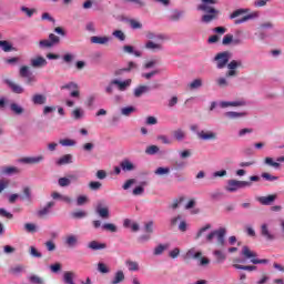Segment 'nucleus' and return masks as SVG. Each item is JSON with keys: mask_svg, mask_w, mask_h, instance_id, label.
I'll return each instance as SVG.
<instances>
[{"mask_svg": "<svg viewBox=\"0 0 284 284\" xmlns=\"http://www.w3.org/2000/svg\"><path fill=\"white\" fill-rule=\"evenodd\" d=\"M183 14H184L183 11L175 10V11H173V13L170 16V20H171V21H181V19L183 18Z\"/></svg>", "mask_w": 284, "mask_h": 284, "instance_id": "nucleus-50", "label": "nucleus"}, {"mask_svg": "<svg viewBox=\"0 0 284 284\" xmlns=\"http://www.w3.org/2000/svg\"><path fill=\"white\" fill-rule=\"evenodd\" d=\"M91 43H94L95 45H108L110 43L111 38L108 36H93L90 38Z\"/></svg>", "mask_w": 284, "mask_h": 284, "instance_id": "nucleus-17", "label": "nucleus"}, {"mask_svg": "<svg viewBox=\"0 0 284 284\" xmlns=\"http://www.w3.org/2000/svg\"><path fill=\"white\" fill-rule=\"evenodd\" d=\"M199 258H200L199 261L200 267H207V265H210V258H207L206 256L201 255Z\"/></svg>", "mask_w": 284, "mask_h": 284, "instance_id": "nucleus-64", "label": "nucleus"}, {"mask_svg": "<svg viewBox=\"0 0 284 284\" xmlns=\"http://www.w3.org/2000/svg\"><path fill=\"white\" fill-rule=\"evenodd\" d=\"M64 245H67V247H78L79 245V235L75 234H69L65 236L64 239Z\"/></svg>", "mask_w": 284, "mask_h": 284, "instance_id": "nucleus-14", "label": "nucleus"}, {"mask_svg": "<svg viewBox=\"0 0 284 284\" xmlns=\"http://www.w3.org/2000/svg\"><path fill=\"white\" fill-rule=\"evenodd\" d=\"M74 278H77V274L72 271H67L63 273L62 281L64 284H75Z\"/></svg>", "mask_w": 284, "mask_h": 284, "instance_id": "nucleus-25", "label": "nucleus"}, {"mask_svg": "<svg viewBox=\"0 0 284 284\" xmlns=\"http://www.w3.org/2000/svg\"><path fill=\"white\" fill-rule=\"evenodd\" d=\"M123 52H125V54H133L134 57H142L143 53H141V51L134 50V47L130 45V44H125L122 48Z\"/></svg>", "mask_w": 284, "mask_h": 284, "instance_id": "nucleus-36", "label": "nucleus"}, {"mask_svg": "<svg viewBox=\"0 0 284 284\" xmlns=\"http://www.w3.org/2000/svg\"><path fill=\"white\" fill-rule=\"evenodd\" d=\"M72 163V154H65L55 161V165H69Z\"/></svg>", "mask_w": 284, "mask_h": 284, "instance_id": "nucleus-34", "label": "nucleus"}, {"mask_svg": "<svg viewBox=\"0 0 284 284\" xmlns=\"http://www.w3.org/2000/svg\"><path fill=\"white\" fill-rule=\"evenodd\" d=\"M213 255L216 258V263H224L225 258H227V256L225 255V253H223L221 250H215L213 252Z\"/></svg>", "mask_w": 284, "mask_h": 284, "instance_id": "nucleus-44", "label": "nucleus"}, {"mask_svg": "<svg viewBox=\"0 0 284 284\" xmlns=\"http://www.w3.org/2000/svg\"><path fill=\"white\" fill-rule=\"evenodd\" d=\"M191 132H194L200 139V141H216L219 139V133L212 130L199 131V124H192L190 126Z\"/></svg>", "mask_w": 284, "mask_h": 284, "instance_id": "nucleus-2", "label": "nucleus"}, {"mask_svg": "<svg viewBox=\"0 0 284 284\" xmlns=\"http://www.w3.org/2000/svg\"><path fill=\"white\" fill-rule=\"evenodd\" d=\"M0 48L3 52H12L14 50L8 40H0Z\"/></svg>", "mask_w": 284, "mask_h": 284, "instance_id": "nucleus-41", "label": "nucleus"}, {"mask_svg": "<svg viewBox=\"0 0 284 284\" xmlns=\"http://www.w3.org/2000/svg\"><path fill=\"white\" fill-rule=\"evenodd\" d=\"M51 197H52L54 201L60 200V201H63V203H68V204L72 203V197H71V196L63 195V194H61V193H59V192H53V193L51 194Z\"/></svg>", "mask_w": 284, "mask_h": 284, "instance_id": "nucleus-27", "label": "nucleus"}, {"mask_svg": "<svg viewBox=\"0 0 284 284\" xmlns=\"http://www.w3.org/2000/svg\"><path fill=\"white\" fill-rule=\"evenodd\" d=\"M241 254H242V256H244V258L251 260V263H253V265H267V263H270V260L256 258V256H257L256 252L250 250L248 246H243Z\"/></svg>", "mask_w": 284, "mask_h": 284, "instance_id": "nucleus-3", "label": "nucleus"}, {"mask_svg": "<svg viewBox=\"0 0 284 284\" xmlns=\"http://www.w3.org/2000/svg\"><path fill=\"white\" fill-rule=\"evenodd\" d=\"M102 230H104L105 232H116V225L112 224V223H104L102 224Z\"/></svg>", "mask_w": 284, "mask_h": 284, "instance_id": "nucleus-60", "label": "nucleus"}, {"mask_svg": "<svg viewBox=\"0 0 284 284\" xmlns=\"http://www.w3.org/2000/svg\"><path fill=\"white\" fill-rule=\"evenodd\" d=\"M260 234L264 241H276V233L270 229V224L263 223L260 227Z\"/></svg>", "mask_w": 284, "mask_h": 284, "instance_id": "nucleus-7", "label": "nucleus"}, {"mask_svg": "<svg viewBox=\"0 0 284 284\" xmlns=\"http://www.w3.org/2000/svg\"><path fill=\"white\" fill-rule=\"evenodd\" d=\"M24 230L29 234H34V232H39V226H37V224H34V223H26Z\"/></svg>", "mask_w": 284, "mask_h": 284, "instance_id": "nucleus-47", "label": "nucleus"}, {"mask_svg": "<svg viewBox=\"0 0 284 284\" xmlns=\"http://www.w3.org/2000/svg\"><path fill=\"white\" fill-rule=\"evenodd\" d=\"M173 136L176 141H185V139H187V132L183 129H176L173 131Z\"/></svg>", "mask_w": 284, "mask_h": 284, "instance_id": "nucleus-31", "label": "nucleus"}, {"mask_svg": "<svg viewBox=\"0 0 284 284\" xmlns=\"http://www.w3.org/2000/svg\"><path fill=\"white\" fill-rule=\"evenodd\" d=\"M245 187H252V182L229 180L225 190L226 192H239V190H243Z\"/></svg>", "mask_w": 284, "mask_h": 284, "instance_id": "nucleus-5", "label": "nucleus"}, {"mask_svg": "<svg viewBox=\"0 0 284 284\" xmlns=\"http://www.w3.org/2000/svg\"><path fill=\"white\" fill-rule=\"evenodd\" d=\"M247 12H250V9H236L235 11L232 12V14L230 16V19H236L237 17L247 14Z\"/></svg>", "mask_w": 284, "mask_h": 284, "instance_id": "nucleus-48", "label": "nucleus"}, {"mask_svg": "<svg viewBox=\"0 0 284 284\" xmlns=\"http://www.w3.org/2000/svg\"><path fill=\"white\" fill-rule=\"evenodd\" d=\"M30 65L31 68H45V65H48V60L39 55L37 58L31 59Z\"/></svg>", "mask_w": 284, "mask_h": 284, "instance_id": "nucleus-19", "label": "nucleus"}, {"mask_svg": "<svg viewBox=\"0 0 284 284\" xmlns=\"http://www.w3.org/2000/svg\"><path fill=\"white\" fill-rule=\"evenodd\" d=\"M159 148L156 145H150L145 149V154L150 156H154V154H159Z\"/></svg>", "mask_w": 284, "mask_h": 284, "instance_id": "nucleus-54", "label": "nucleus"}, {"mask_svg": "<svg viewBox=\"0 0 284 284\" xmlns=\"http://www.w3.org/2000/svg\"><path fill=\"white\" fill-rule=\"evenodd\" d=\"M203 256V252L201 251H196L195 247L190 248L185 255H184V260L187 261L190 258H201Z\"/></svg>", "mask_w": 284, "mask_h": 284, "instance_id": "nucleus-24", "label": "nucleus"}, {"mask_svg": "<svg viewBox=\"0 0 284 284\" xmlns=\"http://www.w3.org/2000/svg\"><path fill=\"white\" fill-rule=\"evenodd\" d=\"M144 232L146 234H154V221H149L144 224Z\"/></svg>", "mask_w": 284, "mask_h": 284, "instance_id": "nucleus-53", "label": "nucleus"}, {"mask_svg": "<svg viewBox=\"0 0 284 284\" xmlns=\"http://www.w3.org/2000/svg\"><path fill=\"white\" fill-rule=\"evenodd\" d=\"M10 110L13 112V114H17L18 116L21 115L24 112L23 106H21L19 103H11Z\"/></svg>", "mask_w": 284, "mask_h": 284, "instance_id": "nucleus-40", "label": "nucleus"}, {"mask_svg": "<svg viewBox=\"0 0 284 284\" xmlns=\"http://www.w3.org/2000/svg\"><path fill=\"white\" fill-rule=\"evenodd\" d=\"M230 57H232V54L229 51L217 53L213 59L214 63H216V68L223 70V68L230 63Z\"/></svg>", "mask_w": 284, "mask_h": 284, "instance_id": "nucleus-6", "label": "nucleus"}, {"mask_svg": "<svg viewBox=\"0 0 284 284\" xmlns=\"http://www.w3.org/2000/svg\"><path fill=\"white\" fill-rule=\"evenodd\" d=\"M45 161V156L37 155V156H27L19 160V163H24L26 165H37L39 163H43Z\"/></svg>", "mask_w": 284, "mask_h": 284, "instance_id": "nucleus-9", "label": "nucleus"}, {"mask_svg": "<svg viewBox=\"0 0 284 284\" xmlns=\"http://www.w3.org/2000/svg\"><path fill=\"white\" fill-rule=\"evenodd\" d=\"M95 101H97V95H94V94L88 95V98H87V100H85V105H87V108H93Z\"/></svg>", "mask_w": 284, "mask_h": 284, "instance_id": "nucleus-57", "label": "nucleus"}, {"mask_svg": "<svg viewBox=\"0 0 284 284\" xmlns=\"http://www.w3.org/2000/svg\"><path fill=\"white\" fill-rule=\"evenodd\" d=\"M164 250H168V244L158 245L153 251L154 256H161V254H163Z\"/></svg>", "mask_w": 284, "mask_h": 284, "instance_id": "nucleus-52", "label": "nucleus"}, {"mask_svg": "<svg viewBox=\"0 0 284 284\" xmlns=\"http://www.w3.org/2000/svg\"><path fill=\"white\" fill-rule=\"evenodd\" d=\"M89 250H93L94 252L99 251V250H105V247H108V245L105 243H100L97 241H91L88 244Z\"/></svg>", "mask_w": 284, "mask_h": 284, "instance_id": "nucleus-30", "label": "nucleus"}, {"mask_svg": "<svg viewBox=\"0 0 284 284\" xmlns=\"http://www.w3.org/2000/svg\"><path fill=\"white\" fill-rule=\"evenodd\" d=\"M71 116L74 121H81V119L85 116V111L81 108H77L71 112Z\"/></svg>", "mask_w": 284, "mask_h": 284, "instance_id": "nucleus-32", "label": "nucleus"}, {"mask_svg": "<svg viewBox=\"0 0 284 284\" xmlns=\"http://www.w3.org/2000/svg\"><path fill=\"white\" fill-rule=\"evenodd\" d=\"M264 165H268V168H273L274 170H278L281 168V163L275 162L273 158H265L264 159Z\"/></svg>", "mask_w": 284, "mask_h": 284, "instance_id": "nucleus-38", "label": "nucleus"}, {"mask_svg": "<svg viewBox=\"0 0 284 284\" xmlns=\"http://www.w3.org/2000/svg\"><path fill=\"white\" fill-rule=\"evenodd\" d=\"M20 10L21 12H24V14H27L29 18L33 17L34 12H37V9H30L28 7H21Z\"/></svg>", "mask_w": 284, "mask_h": 284, "instance_id": "nucleus-62", "label": "nucleus"}, {"mask_svg": "<svg viewBox=\"0 0 284 284\" xmlns=\"http://www.w3.org/2000/svg\"><path fill=\"white\" fill-rule=\"evenodd\" d=\"M190 90H199V88H203V80L201 78L193 80L189 84Z\"/></svg>", "mask_w": 284, "mask_h": 284, "instance_id": "nucleus-45", "label": "nucleus"}, {"mask_svg": "<svg viewBox=\"0 0 284 284\" xmlns=\"http://www.w3.org/2000/svg\"><path fill=\"white\" fill-rule=\"evenodd\" d=\"M253 19H258V12H252L244 16L242 19H236L234 21L235 26H241V23H247V21H252Z\"/></svg>", "mask_w": 284, "mask_h": 284, "instance_id": "nucleus-21", "label": "nucleus"}, {"mask_svg": "<svg viewBox=\"0 0 284 284\" xmlns=\"http://www.w3.org/2000/svg\"><path fill=\"white\" fill-rule=\"evenodd\" d=\"M129 26L132 30H141L143 28V23L134 19L129 20Z\"/></svg>", "mask_w": 284, "mask_h": 284, "instance_id": "nucleus-49", "label": "nucleus"}, {"mask_svg": "<svg viewBox=\"0 0 284 284\" xmlns=\"http://www.w3.org/2000/svg\"><path fill=\"white\" fill-rule=\"evenodd\" d=\"M227 234V230L225 227H220L219 230L212 231L206 235V242L212 243L214 239H217V244H220L221 247L225 245V235Z\"/></svg>", "mask_w": 284, "mask_h": 284, "instance_id": "nucleus-4", "label": "nucleus"}, {"mask_svg": "<svg viewBox=\"0 0 284 284\" xmlns=\"http://www.w3.org/2000/svg\"><path fill=\"white\" fill-rule=\"evenodd\" d=\"M53 205H54V202H48L45 204V206H43L42 209H40L38 211V215L39 216H48V214H50V211L52 210Z\"/></svg>", "mask_w": 284, "mask_h": 284, "instance_id": "nucleus-35", "label": "nucleus"}, {"mask_svg": "<svg viewBox=\"0 0 284 284\" xmlns=\"http://www.w3.org/2000/svg\"><path fill=\"white\" fill-rule=\"evenodd\" d=\"M134 112H136V108L134 106H124L121 109L122 116H131Z\"/></svg>", "mask_w": 284, "mask_h": 284, "instance_id": "nucleus-46", "label": "nucleus"}, {"mask_svg": "<svg viewBox=\"0 0 284 284\" xmlns=\"http://www.w3.org/2000/svg\"><path fill=\"white\" fill-rule=\"evenodd\" d=\"M95 213L100 219H110V209L108 206H103L102 203L97 204Z\"/></svg>", "mask_w": 284, "mask_h": 284, "instance_id": "nucleus-16", "label": "nucleus"}, {"mask_svg": "<svg viewBox=\"0 0 284 284\" xmlns=\"http://www.w3.org/2000/svg\"><path fill=\"white\" fill-rule=\"evenodd\" d=\"M123 281H125V273L123 271H116L111 280V284H121Z\"/></svg>", "mask_w": 284, "mask_h": 284, "instance_id": "nucleus-29", "label": "nucleus"}, {"mask_svg": "<svg viewBox=\"0 0 284 284\" xmlns=\"http://www.w3.org/2000/svg\"><path fill=\"white\" fill-rule=\"evenodd\" d=\"M155 176H168L170 174L169 166H160L154 171Z\"/></svg>", "mask_w": 284, "mask_h": 284, "instance_id": "nucleus-42", "label": "nucleus"}, {"mask_svg": "<svg viewBox=\"0 0 284 284\" xmlns=\"http://www.w3.org/2000/svg\"><path fill=\"white\" fill-rule=\"evenodd\" d=\"M202 2L197 6L196 10H200L201 12H211L214 14V12H219V10L214 9V6H216V0H201Z\"/></svg>", "mask_w": 284, "mask_h": 284, "instance_id": "nucleus-8", "label": "nucleus"}, {"mask_svg": "<svg viewBox=\"0 0 284 284\" xmlns=\"http://www.w3.org/2000/svg\"><path fill=\"white\" fill-rule=\"evenodd\" d=\"M4 83L14 92V94H23V87L14 83L12 80L6 79Z\"/></svg>", "mask_w": 284, "mask_h": 284, "instance_id": "nucleus-22", "label": "nucleus"}, {"mask_svg": "<svg viewBox=\"0 0 284 284\" xmlns=\"http://www.w3.org/2000/svg\"><path fill=\"white\" fill-rule=\"evenodd\" d=\"M49 42H51L53 47L59 45V43H61V38H59V36H55L54 33H50Z\"/></svg>", "mask_w": 284, "mask_h": 284, "instance_id": "nucleus-59", "label": "nucleus"}, {"mask_svg": "<svg viewBox=\"0 0 284 284\" xmlns=\"http://www.w3.org/2000/svg\"><path fill=\"white\" fill-rule=\"evenodd\" d=\"M59 143L62 145V148H74V145H77V140L62 139L59 141Z\"/></svg>", "mask_w": 284, "mask_h": 284, "instance_id": "nucleus-43", "label": "nucleus"}, {"mask_svg": "<svg viewBox=\"0 0 284 284\" xmlns=\"http://www.w3.org/2000/svg\"><path fill=\"white\" fill-rule=\"evenodd\" d=\"M112 83L115 84V88L120 91V92H125V90H128V88H130L132 85V80L126 79V80H119V79H113Z\"/></svg>", "mask_w": 284, "mask_h": 284, "instance_id": "nucleus-11", "label": "nucleus"}, {"mask_svg": "<svg viewBox=\"0 0 284 284\" xmlns=\"http://www.w3.org/2000/svg\"><path fill=\"white\" fill-rule=\"evenodd\" d=\"M146 92H150V87L140 85L134 89L133 94H134L135 99H139V98L143 97V94H146Z\"/></svg>", "mask_w": 284, "mask_h": 284, "instance_id": "nucleus-28", "label": "nucleus"}, {"mask_svg": "<svg viewBox=\"0 0 284 284\" xmlns=\"http://www.w3.org/2000/svg\"><path fill=\"white\" fill-rule=\"evenodd\" d=\"M252 132H254V129L244 128L239 131L237 136H240V139H243V136H247V134H252Z\"/></svg>", "mask_w": 284, "mask_h": 284, "instance_id": "nucleus-58", "label": "nucleus"}, {"mask_svg": "<svg viewBox=\"0 0 284 284\" xmlns=\"http://www.w3.org/2000/svg\"><path fill=\"white\" fill-rule=\"evenodd\" d=\"M120 168L123 172H134V170H136V164L130 161V159H124L120 163Z\"/></svg>", "mask_w": 284, "mask_h": 284, "instance_id": "nucleus-18", "label": "nucleus"}, {"mask_svg": "<svg viewBox=\"0 0 284 284\" xmlns=\"http://www.w3.org/2000/svg\"><path fill=\"white\" fill-rule=\"evenodd\" d=\"M19 74L22 79H27V83H34L37 79L34 75H32V71L30 70V67L23 65L20 68Z\"/></svg>", "mask_w": 284, "mask_h": 284, "instance_id": "nucleus-10", "label": "nucleus"}, {"mask_svg": "<svg viewBox=\"0 0 284 284\" xmlns=\"http://www.w3.org/2000/svg\"><path fill=\"white\" fill-rule=\"evenodd\" d=\"M72 219H85L88 216V212L85 211H75L71 213Z\"/></svg>", "mask_w": 284, "mask_h": 284, "instance_id": "nucleus-61", "label": "nucleus"}, {"mask_svg": "<svg viewBox=\"0 0 284 284\" xmlns=\"http://www.w3.org/2000/svg\"><path fill=\"white\" fill-rule=\"evenodd\" d=\"M71 183L72 181L70 180V178H60L58 180V185L60 187H68Z\"/></svg>", "mask_w": 284, "mask_h": 284, "instance_id": "nucleus-55", "label": "nucleus"}, {"mask_svg": "<svg viewBox=\"0 0 284 284\" xmlns=\"http://www.w3.org/2000/svg\"><path fill=\"white\" fill-rule=\"evenodd\" d=\"M61 90H69V97L71 99H65L64 103L67 108H74L77 105V101L81 99V91L79 90V84L75 82H69L61 87Z\"/></svg>", "mask_w": 284, "mask_h": 284, "instance_id": "nucleus-1", "label": "nucleus"}, {"mask_svg": "<svg viewBox=\"0 0 284 284\" xmlns=\"http://www.w3.org/2000/svg\"><path fill=\"white\" fill-rule=\"evenodd\" d=\"M146 39H149V41H160L161 43H163V41H169L170 38L163 33H156V32H152V31H148L145 34Z\"/></svg>", "mask_w": 284, "mask_h": 284, "instance_id": "nucleus-12", "label": "nucleus"}, {"mask_svg": "<svg viewBox=\"0 0 284 284\" xmlns=\"http://www.w3.org/2000/svg\"><path fill=\"white\" fill-rule=\"evenodd\" d=\"M31 101L33 105H45V103H48V97L41 93H36L32 95Z\"/></svg>", "mask_w": 284, "mask_h": 284, "instance_id": "nucleus-20", "label": "nucleus"}, {"mask_svg": "<svg viewBox=\"0 0 284 284\" xmlns=\"http://www.w3.org/2000/svg\"><path fill=\"white\" fill-rule=\"evenodd\" d=\"M258 203L261 205H272L276 201V194L268 195V196H260L257 197Z\"/></svg>", "mask_w": 284, "mask_h": 284, "instance_id": "nucleus-26", "label": "nucleus"}, {"mask_svg": "<svg viewBox=\"0 0 284 284\" xmlns=\"http://www.w3.org/2000/svg\"><path fill=\"white\" fill-rule=\"evenodd\" d=\"M219 12H206V14L202 16V23H212V21H214V19H216Z\"/></svg>", "mask_w": 284, "mask_h": 284, "instance_id": "nucleus-37", "label": "nucleus"}, {"mask_svg": "<svg viewBox=\"0 0 284 284\" xmlns=\"http://www.w3.org/2000/svg\"><path fill=\"white\" fill-rule=\"evenodd\" d=\"M216 83L220 88H227L230 85V82L227 81V78H219L216 80Z\"/></svg>", "mask_w": 284, "mask_h": 284, "instance_id": "nucleus-63", "label": "nucleus"}, {"mask_svg": "<svg viewBox=\"0 0 284 284\" xmlns=\"http://www.w3.org/2000/svg\"><path fill=\"white\" fill-rule=\"evenodd\" d=\"M226 119H243V116H247L246 112H236V111H229L224 113Z\"/></svg>", "mask_w": 284, "mask_h": 284, "instance_id": "nucleus-33", "label": "nucleus"}, {"mask_svg": "<svg viewBox=\"0 0 284 284\" xmlns=\"http://www.w3.org/2000/svg\"><path fill=\"white\" fill-rule=\"evenodd\" d=\"M21 170L17 166H2L1 168V174H4V176H12L14 174H20Z\"/></svg>", "mask_w": 284, "mask_h": 284, "instance_id": "nucleus-23", "label": "nucleus"}, {"mask_svg": "<svg viewBox=\"0 0 284 284\" xmlns=\"http://www.w3.org/2000/svg\"><path fill=\"white\" fill-rule=\"evenodd\" d=\"M112 37H114V39H118V41H125V33L121 30L113 31Z\"/></svg>", "mask_w": 284, "mask_h": 284, "instance_id": "nucleus-56", "label": "nucleus"}, {"mask_svg": "<svg viewBox=\"0 0 284 284\" xmlns=\"http://www.w3.org/2000/svg\"><path fill=\"white\" fill-rule=\"evenodd\" d=\"M144 48L146 50H151L152 52H163V42H154L152 40H149L145 44Z\"/></svg>", "mask_w": 284, "mask_h": 284, "instance_id": "nucleus-13", "label": "nucleus"}, {"mask_svg": "<svg viewBox=\"0 0 284 284\" xmlns=\"http://www.w3.org/2000/svg\"><path fill=\"white\" fill-rule=\"evenodd\" d=\"M243 105H246L245 101L237 100V101H221L220 108H243Z\"/></svg>", "mask_w": 284, "mask_h": 284, "instance_id": "nucleus-15", "label": "nucleus"}, {"mask_svg": "<svg viewBox=\"0 0 284 284\" xmlns=\"http://www.w3.org/2000/svg\"><path fill=\"white\" fill-rule=\"evenodd\" d=\"M98 272H100V274H110V267H108L105 263L99 262Z\"/></svg>", "mask_w": 284, "mask_h": 284, "instance_id": "nucleus-51", "label": "nucleus"}, {"mask_svg": "<svg viewBox=\"0 0 284 284\" xmlns=\"http://www.w3.org/2000/svg\"><path fill=\"white\" fill-rule=\"evenodd\" d=\"M125 265H126L129 272H139V270H140L139 262H136V261L128 260L125 262Z\"/></svg>", "mask_w": 284, "mask_h": 284, "instance_id": "nucleus-39", "label": "nucleus"}]
</instances>
